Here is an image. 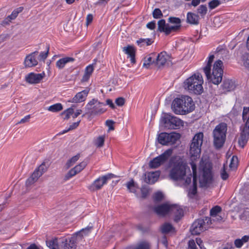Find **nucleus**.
<instances>
[{
  "instance_id": "obj_3",
  "label": "nucleus",
  "mask_w": 249,
  "mask_h": 249,
  "mask_svg": "<svg viewBox=\"0 0 249 249\" xmlns=\"http://www.w3.org/2000/svg\"><path fill=\"white\" fill-rule=\"evenodd\" d=\"M171 169L169 177L174 180H181L186 175V164L180 158H172L170 160Z\"/></svg>"
},
{
  "instance_id": "obj_28",
  "label": "nucleus",
  "mask_w": 249,
  "mask_h": 249,
  "mask_svg": "<svg viewBox=\"0 0 249 249\" xmlns=\"http://www.w3.org/2000/svg\"><path fill=\"white\" fill-rule=\"evenodd\" d=\"M74 59L72 57H66L62 58L61 59H60L58 60L56 63V67L59 69H63L65 65L69 63L74 61Z\"/></svg>"
},
{
  "instance_id": "obj_33",
  "label": "nucleus",
  "mask_w": 249,
  "mask_h": 249,
  "mask_svg": "<svg viewBox=\"0 0 249 249\" xmlns=\"http://www.w3.org/2000/svg\"><path fill=\"white\" fill-rule=\"evenodd\" d=\"M153 42L152 38H140L137 40L136 43L139 47H142L150 45Z\"/></svg>"
},
{
  "instance_id": "obj_46",
  "label": "nucleus",
  "mask_w": 249,
  "mask_h": 249,
  "mask_svg": "<svg viewBox=\"0 0 249 249\" xmlns=\"http://www.w3.org/2000/svg\"><path fill=\"white\" fill-rule=\"evenodd\" d=\"M238 164V158L236 156H233L231 160L230 164V167L231 169H234L236 168Z\"/></svg>"
},
{
  "instance_id": "obj_18",
  "label": "nucleus",
  "mask_w": 249,
  "mask_h": 249,
  "mask_svg": "<svg viewBox=\"0 0 249 249\" xmlns=\"http://www.w3.org/2000/svg\"><path fill=\"white\" fill-rule=\"evenodd\" d=\"M236 85L235 82L231 80L227 79L223 81L221 85V89L222 90V93H226L228 92L233 90L236 88Z\"/></svg>"
},
{
  "instance_id": "obj_16",
  "label": "nucleus",
  "mask_w": 249,
  "mask_h": 249,
  "mask_svg": "<svg viewBox=\"0 0 249 249\" xmlns=\"http://www.w3.org/2000/svg\"><path fill=\"white\" fill-rule=\"evenodd\" d=\"M171 215L174 216V221L178 222L183 216V210L179 205L170 204L169 213Z\"/></svg>"
},
{
  "instance_id": "obj_60",
  "label": "nucleus",
  "mask_w": 249,
  "mask_h": 249,
  "mask_svg": "<svg viewBox=\"0 0 249 249\" xmlns=\"http://www.w3.org/2000/svg\"><path fill=\"white\" fill-rule=\"evenodd\" d=\"M188 249H196V245L194 240H192L189 241Z\"/></svg>"
},
{
  "instance_id": "obj_50",
  "label": "nucleus",
  "mask_w": 249,
  "mask_h": 249,
  "mask_svg": "<svg viewBox=\"0 0 249 249\" xmlns=\"http://www.w3.org/2000/svg\"><path fill=\"white\" fill-rule=\"evenodd\" d=\"M220 4L219 0H213L209 3V6L211 9H213L217 7Z\"/></svg>"
},
{
  "instance_id": "obj_31",
  "label": "nucleus",
  "mask_w": 249,
  "mask_h": 249,
  "mask_svg": "<svg viewBox=\"0 0 249 249\" xmlns=\"http://www.w3.org/2000/svg\"><path fill=\"white\" fill-rule=\"evenodd\" d=\"M40 176L37 173V171H35L33 173L32 175L26 181V184L27 186H30L36 182Z\"/></svg>"
},
{
  "instance_id": "obj_42",
  "label": "nucleus",
  "mask_w": 249,
  "mask_h": 249,
  "mask_svg": "<svg viewBox=\"0 0 249 249\" xmlns=\"http://www.w3.org/2000/svg\"><path fill=\"white\" fill-rule=\"evenodd\" d=\"M221 211V208L219 206H215L210 211V215L213 217H216L217 214Z\"/></svg>"
},
{
  "instance_id": "obj_36",
  "label": "nucleus",
  "mask_w": 249,
  "mask_h": 249,
  "mask_svg": "<svg viewBox=\"0 0 249 249\" xmlns=\"http://www.w3.org/2000/svg\"><path fill=\"white\" fill-rule=\"evenodd\" d=\"M75 107V106L73 105L71 107L67 109L62 113L61 115L62 116H64V119H69L70 118L71 115L73 114L74 109L73 107Z\"/></svg>"
},
{
  "instance_id": "obj_8",
  "label": "nucleus",
  "mask_w": 249,
  "mask_h": 249,
  "mask_svg": "<svg viewBox=\"0 0 249 249\" xmlns=\"http://www.w3.org/2000/svg\"><path fill=\"white\" fill-rule=\"evenodd\" d=\"M213 220L215 219L213 218ZM212 220L210 217H206L205 219H198L196 220L192 224L190 231L193 235L199 234L201 232L204 231L212 223Z\"/></svg>"
},
{
  "instance_id": "obj_7",
  "label": "nucleus",
  "mask_w": 249,
  "mask_h": 249,
  "mask_svg": "<svg viewBox=\"0 0 249 249\" xmlns=\"http://www.w3.org/2000/svg\"><path fill=\"white\" fill-rule=\"evenodd\" d=\"M105 106L103 103H101L97 99H93L89 101L85 107L86 113L82 115L84 117L86 114L89 116L97 115L101 114L105 111L103 107Z\"/></svg>"
},
{
  "instance_id": "obj_24",
  "label": "nucleus",
  "mask_w": 249,
  "mask_h": 249,
  "mask_svg": "<svg viewBox=\"0 0 249 249\" xmlns=\"http://www.w3.org/2000/svg\"><path fill=\"white\" fill-rule=\"evenodd\" d=\"M160 175L159 171L149 172L145 178V181L149 184H154L158 180Z\"/></svg>"
},
{
  "instance_id": "obj_52",
  "label": "nucleus",
  "mask_w": 249,
  "mask_h": 249,
  "mask_svg": "<svg viewBox=\"0 0 249 249\" xmlns=\"http://www.w3.org/2000/svg\"><path fill=\"white\" fill-rule=\"evenodd\" d=\"M243 61L244 66L249 69V54H245L243 56Z\"/></svg>"
},
{
  "instance_id": "obj_35",
  "label": "nucleus",
  "mask_w": 249,
  "mask_h": 249,
  "mask_svg": "<svg viewBox=\"0 0 249 249\" xmlns=\"http://www.w3.org/2000/svg\"><path fill=\"white\" fill-rule=\"evenodd\" d=\"M126 185L129 192L133 193H135L137 191V189L139 188L137 185L134 183L133 179L128 182Z\"/></svg>"
},
{
  "instance_id": "obj_23",
  "label": "nucleus",
  "mask_w": 249,
  "mask_h": 249,
  "mask_svg": "<svg viewBox=\"0 0 249 249\" xmlns=\"http://www.w3.org/2000/svg\"><path fill=\"white\" fill-rule=\"evenodd\" d=\"M123 51L128 55V57L130 58L131 62L134 64L136 62L135 57L136 50L135 48L133 46L128 45L123 48Z\"/></svg>"
},
{
  "instance_id": "obj_54",
  "label": "nucleus",
  "mask_w": 249,
  "mask_h": 249,
  "mask_svg": "<svg viewBox=\"0 0 249 249\" xmlns=\"http://www.w3.org/2000/svg\"><path fill=\"white\" fill-rule=\"evenodd\" d=\"M142 197V198H145L149 194V189L146 187H142L141 188Z\"/></svg>"
},
{
  "instance_id": "obj_32",
  "label": "nucleus",
  "mask_w": 249,
  "mask_h": 249,
  "mask_svg": "<svg viewBox=\"0 0 249 249\" xmlns=\"http://www.w3.org/2000/svg\"><path fill=\"white\" fill-rule=\"evenodd\" d=\"M168 133H161L159 135L158 140L160 143L162 145H169Z\"/></svg>"
},
{
  "instance_id": "obj_62",
  "label": "nucleus",
  "mask_w": 249,
  "mask_h": 249,
  "mask_svg": "<svg viewBox=\"0 0 249 249\" xmlns=\"http://www.w3.org/2000/svg\"><path fill=\"white\" fill-rule=\"evenodd\" d=\"M146 26L148 28H149L151 30L154 29L156 27L155 21H151V22L148 23L146 25Z\"/></svg>"
},
{
  "instance_id": "obj_2",
  "label": "nucleus",
  "mask_w": 249,
  "mask_h": 249,
  "mask_svg": "<svg viewBox=\"0 0 249 249\" xmlns=\"http://www.w3.org/2000/svg\"><path fill=\"white\" fill-rule=\"evenodd\" d=\"M195 108L193 99L186 95L176 98L172 104V110L177 114H186L193 111Z\"/></svg>"
},
{
  "instance_id": "obj_56",
  "label": "nucleus",
  "mask_w": 249,
  "mask_h": 249,
  "mask_svg": "<svg viewBox=\"0 0 249 249\" xmlns=\"http://www.w3.org/2000/svg\"><path fill=\"white\" fill-rule=\"evenodd\" d=\"M80 122V120L77 122H75V123H73L71 125L69 128V129L68 130H64L63 131V132L62 133V134H64L66 132H67L69 130H72L73 129H75V128H76L79 124V123Z\"/></svg>"
},
{
  "instance_id": "obj_10",
  "label": "nucleus",
  "mask_w": 249,
  "mask_h": 249,
  "mask_svg": "<svg viewBox=\"0 0 249 249\" xmlns=\"http://www.w3.org/2000/svg\"><path fill=\"white\" fill-rule=\"evenodd\" d=\"M162 122L164 127L169 129H177L183 125V122L180 119L170 114H165Z\"/></svg>"
},
{
  "instance_id": "obj_64",
  "label": "nucleus",
  "mask_w": 249,
  "mask_h": 249,
  "mask_svg": "<svg viewBox=\"0 0 249 249\" xmlns=\"http://www.w3.org/2000/svg\"><path fill=\"white\" fill-rule=\"evenodd\" d=\"M196 242L201 249H206L203 245V242L200 238H196Z\"/></svg>"
},
{
  "instance_id": "obj_22",
  "label": "nucleus",
  "mask_w": 249,
  "mask_h": 249,
  "mask_svg": "<svg viewBox=\"0 0 249 249\" xmlns=\"http://www.w3.org/2000/svg\"><path fill=\"white\" fill-rule=\"evenodd\" d=\"M154 212L159 216H163L169 214L170 211V204L168 203L162 204L155 207Z\"/></svg>"
},
{
  "instance_id": "obj_12",
  "label": "nucleus",
  "mask_w": 249,
  "mask_h": 249,
  "mask_svg": "<svg viewBox=\"0 0 249 249\" xmlns=\"http://www.w3.org/2000/svg\"><path fill=\"white\" fill-rule=\"evenodd\" d=\"M158 30L160 32L164 33L166 35H169L172 32H178V31L181 25H170L169 24H167L165 22L164 19H160L158 22Z\"/></svg>"
},
{
  "instance_id": "obj_43",
  "label": "nucleus",
  "mask_w": 249,
  "mask_h": 249,
  "mask_svg": "<svg viewBox=\"0 0 249 249\" xmlns=\"http://www.w3.org/2000/svg\"><path fill=\"white\" fill-rule=\"evenodd\" d=\"M47 167L46 164L45 163H42L37 169L35 170V171H37V173L41 176L42 174L47 171Z\"/></svg>"
},
{
  "instance_id": "obj_51",
  "label": "nucleus",
  "mask_w": 249,
  "mask_h": 249,
  "mask_svg": "<svg viewBox=\"0 0 249 249\" xmlns=\"http://www.w3.org/2000/svg\"><path fill=\"white\" fill-rule=\"evenodd\" d=\"M135 249H149V245L146 242H142L140 243Z\"/></svg>"
},
{
  "instance_id": "obj_11",
  "label": "nucleus",
  "mask_w": 249,
  "mask_h": 249,
  "mask_svg": "<svg viewBox=\"0 0 249 249\" xmlns=\"http://www.w3.org/2000/svg\"><path fill=\"white\" fill-rule=\"evenodd\" d=\"M173 153L172 149H168L162 154L154 158L149 162V166L151 168H156L166 162Z\"/></svg>"
},
{
  "instance_id": "obj_4",
  "label": "nucleus",
  "mask_w": 249,
  "mask_h": 249,
  "mask_svg": "<svg viewBox=\"0 0 249 249\" xmlns=\"http://www.w3.org/2000/svg\"><path fill=\"white\" fill-rule=\"evenodd\" d=\"M203 80L202 75L197 73H195L184 82V88L189 92L200 95L203 92L202 84Z\"/></svg>"
},
{
  "instance_id": "obj_27",
  "label": "nucleus",
  "mask_w": 249,
  "mask_h": 249,
  "mask_svg": "<svg viewBox=\"0 0 249 249\" xmlns=\"http://www.w3.org/2000/svg\"><path fill=\"white\" fill-rule=\"evenodd\" d=\"M199 17L194 13L189 12L187 15V22L191 24L197 25L199 23Z\"/></svg>"
},
{
  "instance_id": "obj_38",
  "label": "nucleus",
  "mask_w": 249,
  "mask_h": 249,
  "mask_svg": "<svg viewBox=\"0 0 249 249\" xmlns=\"http://www.w3.org/2000/svg\"><path fill=\"white\" fill-rule=\"evenodd\" d=\"M80 157V154H77L76 155L69 160L66 164L67 168H69L70 167L72 166L79 160Z\"/></svg>"
},
{
  "instance_id": "obj_58",
  "label": "nucleus",
  "mask_w": 249,
  "mask_h": 249,
  "mask_svg": "<svg viewBox=\"0 0 249 249\" xmlns=\"http://www.w3.org/2000/svg\"><path fill=\"white\" fill-rule=\"evenodd\" d=\"M116 104L119 106H122L124 104V99L122 97H119L116 99Z\"/></svg>"
},
{
  "instance_id": "obj_13",
  "label": "nucleus",
  "mask_w": 249,
  "mask_h": 249,
  "mask_svg": "<svg viewBox=\"0 0 249 249\" xmlns=\"http://www.w3.org/2000/svg\"><path fill=\"white\" fill-rule=\"evenodd\" d=\"M212 174L210 168L204 167L199 176V185L201 187H206L211 182Z\"/></svg>"
},
{
  "instance_id": "obj_57",
  "label": "nucleus",
  "mask_w": 249,
  "mask_h": 249,
  "mask_svg": "<svg viewBox=\"0 0 249 249\" xmlns=\"http://www.w3.org/2000/svg\"><path fill=\"white\" fill-rule=\"evenodd\" d=\"M106 124L109 127V130H113L114 129L113 126V124H114V121L108 120L106 121Z\"/></svg>"
},
{
  "instance_id": "obj_15",
  "label": "nucleus",
  "mask_w": 249,
  "mask_h": 249,
  "mask_svg": "<svg viewBox=\"0 0 249 249\" xmlns=\"http://www.w3.org/2000/svg\"><path fill=\"white\" fill-rule=\"evenodd\" d=\"M191 165L193 170V186L188 190V195L193 197L197 193L196 165L194 162H192Z\"/></svg>"
},
{
  "instance_id": "obj_30",
  "label": "nucleus",
  "mask_w": 249,
  "mask_h": 249,
  "mask_svg": "<svg viewBox=\"0 0 249 249\" xmlns=\"http://www.w3.org/2000/svg\"><path fill=\"white\" fill-rule=\"evenodd\" d=\"M168 141L169 145H173L176 143V142L179 140L180 137V135L179 133H168Z\"/></svg>"
},
{
  "instance_id": "obj_6",
  "label": "nucleus",
  "mask_w": 249,
  "mask_h": 249,
  "mask_svg": "<svg viewBox=\"0 0 249 249\" xmlns=\"http://www.w3.org/2000/svg\"><path fill=\"white\" fill-rule=\"evenodd\" d=\"M203 133L199 132L193 137L190 146V154L194 160L200 157L201 146L203 142Z\"/></svg>"
},
{
  "instance_id": "obj_45",
  "label": "nucleus",
  "mask_w": 249,
  "mask_h": 249,
  "mask_svg": "<svg viewBox=\"0 0 249 249\" xmlns=\"http://www.w3.org/2000/svg\"><path fill=\"white\" fill-rule=\"evenodd\" d=\"M77 174H78V173L77 172L75 168L73 167L72 169H71L68 172V173H67V174L65 175L64 179L66 180H68L70 178L76 175Z\"/></svg>"
},
{
  "instance_id": "obj_20",
  "label": "nucleus",
  "mask_w": 249,
  "mask_h": 249,
  "mask_svg": "<svg viewBox=\"0 0 249 249\" xmlns=\"http://www.w3.org/2000/svg\"><path fill=\"white\" fill-rule=\"evenodd\" d=\"M45 76L44 72L42 73H30L26 77V81L30 84H37L43 79Z\"/></svg>"
},
{
  "instance_id": "obj_53",
  "label": "nucleus",
  "mask_w": 249,
  "mask_h": 249,
  "mask_svg": "<svg viewBox=\"0 0 249 249\" xmlns=\"http://www.w3.org/2000/svg\"><path fill=\"white\" fill-rule=\"evenodd\" d=\"M221 177L223 180H226L229 178V174L225 170V165L223 166L220 173Z\"/></svg>"
},
{
  "instance_id": "obj_26",
  "label": "nucleus",
  "mask_w": 249,
  "mask_h": 249,
  "mask_svg": "<svg viewBox=\"0 0 249 249\" xmlns=\"http://www.w3.org/2000/svg\"><path fill=\"white\" fill-rule=\"evenodd\" d=\"M143 61V66L146 68H148L151 64H155L156 53H152L146 56L144 58Z\"/></svg>"
},
{
  "instance_id": "obj_63",
  "label": "nucleus",
  "mask_w": 249,
  "mask_h": 249,
  "mask_svg": "<svg viewBox=\"0 0 249 249\" xmlns=\"http://www.w3.org/2000/svg\"><path fill=\"white\" fill-rule=\"evenodd\" d=\"M234 245L238 248H241L243 246V243L240 239H237L234 241Z\"/></svg>"
},
{
  "instance_id": "obj_14",
  "label": "nucleus",
  "mask_w": 249,
  "mask_h": 249,
  "mask_svg": "<svg viewBox=\"0 0 249 249\" xmlns=\"http://www.w3.org/2000/svg\"><path fill=\"white\" fill-rule=\"evenodd\" d=\"M114 175L112 174L102 176L95 180L92 185L89 187V189L92 191L100 189L107 181L113 178Z\"/></svg>"
},
{
  "instance_id": "obj_29",
  "label": "nucleus",
  "mask_w": 249,
  "mask_h": 249,
  "mask_svg": "<svg viewBox=\"0 0 249 249\" xmlns=\"http://www.w3.org/2000/svg\"><path fill=\"white\" fill-rule=\"evenodd\" d=\"M94 70L93 65H89V66H87L86 68L85 73L84 75L83 76L82 79L81 80V81L82 82H86L87 81L90 75H91L93 71Z\"/></svg>"
},
{
  "instance_id": "obj_37",
  "label": "nucleus",
  "mask_w": 249,
  "mask_h": 249,
  "mask_svg": "<svg viewBox=\"0 0 249 249\" xmlns=\"http://www.w3.org/2000/svg\"><path fill=\"white\" fill-rule=\"evenodd\" d=\"M63 109V106L60 103H57L50 106L48 110L53 112H58Z\"/></svg>"
},
{
  "instance_id": "obj_40",
  "label": "nucleus",
  "mask_w": 249,
  "mask_h": 249,
  "mask_svg": "<svg viewBox=\"0 0 249 249\" xmlns=\"http://www.w3.org/2000/svg\"><path fill=\"white\" fill-rule=\"evenodd\" d=\"M105 136H100L97 138L94 141V144L98 147L103 146L105 142Z\"/></svg>"
},
{
  "instance_id": "obj_34",
  "label": "nucleus",
  "mask_w": 249,
  "mask_h": 249,
  "mask_svg": "<svg viewBox=\"0 0 249 249\" xmlns=\"http://www.w3.org/2000/svg\"><path fill=\"white\" fill-rule=\"evenodd\" d=\"M161 231L163 233H168L170 232H174L175 229L170 223H165L161 227Z\"/></svg>"
},
{
  "instance_id": "obj_61",
  "label": "nucleus",
  "mask_w": 249,
  "mask_h": 249,
  "mask_svg": "<svg viewBox=\"0 0 249 249\" xmlns=\"http://www.w3.org/2000/svg\"><path fill=\"white\" fill-rule=\"evenodd\" d=\"M31 118L30 115H28L24 117V118L21 119V120L18 124H24L29 121Z\"/></svg>"
},
{
  "instance_id": "obj_44",
  "label": "nucleus",
  "mask_w": 249,
  "mask_h": 249,
  "mask_svg": "<svg viewBox=\"0 0 249 249\" xmlns=\"http://www.w3.org/2000/svg\"><path fill=\"white\" fill-rule=\"evenodd\" d=\"M87 165V161L84 160L80 163L79 164L75 166L74 168H75L77 172L78 173L80 172L82 170H83Z\"/></svg>"
},
{
  "instance_id": "obj_1",
  "label": "nucleus",
  "mask_w": 249,
  "mask_h": 249,
  "mask_svg": "<svg viewBox=\"0 0 249 249\" xmlns=\"http://www.w3.org/2000/svg\"><path fill=\"white\" fill-rule=\"evenodd\" d=\"M214 58V55H211L209 57L207 64L203 68V70L207 79L210 80L213 84L218 85L222 80L223 70L222 66L223 62L220 60L216 61L213 65L212 74H211V68Z\"/></svg>"
},
{
  "instance_id": "obj_48",
  "label": "nucleus",
  "mask_w": 249,
  "mask_h": 249,
  "mask_svg": "<svg viewBox=\"0 0 249 249\" xmlns=\"http://www.w3.org/2000/svg\"><path fill=\"white\" fill-rule=\"evenodd\" d=\"M249 112V107H244L243 108V111L242 113V118L243 121L246 124V121L248 120V118H249V115H248V113Z\"/></svg>"
},
{
  "instance_id": "obj_59",
  "label": "nucleus",
  "mask_w": 249,
  "mask_h": 249,
  "mask_svg": "<svg viewBox=\"0 0 249 249\" xmlns=\"http://www.w3.org/2000/svg\"><path fill=\"white\" fill-rule=\"evenodd\" d=\"M48 52H49V47L47 48V51L46 52H41L40 53V54L39 55L40 59H42L43 60H45L48 56Z\"/></svg>"
},
{
  "instance_id": "obj_41",
  "label": "nucleus",
  "mask_w": 249,
  "mask_h": 249,
  "mask_svg": "<svg viewBox=\"0 0 249 249\" xmlns=\"http://www.w3.org/2000/svg\"><path fill=\"white\" fill-rule=\"evenodd\" d=\"M197 12L201 17H204L207 12V7L206 5H201L197 9Z\"/></svg>"
},
{
  "instance_id": "obj_9",
  "label": "nucleus",
  "mask_w": 249,
  "mask_h": 249,
  "mask_svg": "<svg viewBox=\"0 0 249 249\" xmlns=\"http://www.w3.org/2000/svg\"><path fill=\"white\" fill-rule=\"evenodd\" d=\"M92 228V227L90 226L83 229L77 232L76 235H73L69 239H66L65 242H62V249H75L77 238L87 235L90 231Z\"/></svg>"
},
{
  "instance_id": "obj_21",
  "label": "nucleus",
  "mask_w": 249,
  "mask_h": 249,
  "mask_svg": "<svg viewBox=\"0 0 249 249\" xmlns=\"http://www.w3.org/2000/svg\"><path fill=\"white\" fill-rule=\"evenodd\" d=\"M169 59V56L165 52H162L158 54V55H156V62L155 65L158 67L160 68L163 66Z\"/></svg>"
},
{
  "instance_id": "obj_5",
  "label": "nucleus",
  "mask_w": 249,
  "mask_h": 249,
  "mask_svg": "<svg viewBox=\"0 0 249 249\" xmlns=\"http://www.w3.org/2000/svg\"><path fill=\"white\" fill-rule=\"evenodd\" d=\"M227 125L225 123H221L217 125L213 132V144L216 148L222 147L225 143Z\"/></svg>"
},
{
  "instance_id": "obj_39",
  "label": "nucleus",
  "mask_w": 249,
  "mask_h": 249,
  "mask_svg": "<svg viewBox=\"0 0 249 249\" xmlns=\"http://www.w3.org/2000/svg\"><path fill=\"white\" fill-rule=\"evenodd\" d=\"M46 245L50 249H58V242L56 239L47 241Z\"/></svg>"
},
{
  "instance_id": "obj_17",
  "label": "nucleus",
  "mask_w": 249,
  "mask_h": 249,
  "mask_svg": "<svg viewBox=\"0 0 249 249\" xmlns=\"http://www.w3.org/2000/svg\"><path fill=\"white\" fill-rule=\"evenodd\" d=\"M37 54L38 52L35 51L26 56L24 62L26 68H30L37 65L38 61L36 57Z\"/></svg>"
},
{
  "instance_id": "obj_19",
  "label": "nucleus",
  "mask_w": 249,
  "mask_h": 249,
  "mask_svg": "<svg viewBox=\"0 0 249 249\" xmlns=\"http://www.w3.org/2000/svg\"><path fill=\"white\" fill-rule=\"evenodd\" d=\"M89 91V88H86L82 91L77 93L73 98L68 101L71 103H80L84 101Z\"/></svg>"
},
{
  "instance_id": "obj_47",
  "label": "nucleus",
  "mask_w": 249,
  "mask_h": 249,
  "mask_svg": "<svg viewBox=\"0 0 249 249\" xmlns=\"http://www.w3.org/2000/svg\"><path fill=\"white\" fill-rule=\"evenodd\" d=\"M153 17L154 18L158 19L163 17V14L159 8H156L153 12Z\"/></svg>"
},
{
  "instance_id": "obj_25",
  "label": "nucleus",
  "mask_w": 249,
  "mask_h": 249,
  "mask_svg": "<svg viewBox=\"0 0 249 249\" xmlns=\"http://www.w3.org/2000/svg\"><path fill=\"white\" fill-rule=\"evenodd\" d=\"M23 10L22 7H19L16 9H15L12 13V14L8 16L7 18H6L3 21H2V24L3 25H6L8 24L12 20L15 19L18 16V14L20 13Z\"/></svg>"
},
{
  "instance_id": "obj_49",
  "label": "nucleus",
  "mask_w": 249,
  "mask_h": 249,
  "mask_svg": "<svg viewBox=\"0 0 249 249\" xmlns=\"http://www.w3.org/2000/svg\"><path fill=\"white\" fill-rule=\"evenodd\" d=\"M168 21L171 23L175 24L176 25H181V20L178 18L170 17Z\"/></svg>"
},
{
  "instance_id": "obj_55",
  "label": "nucleus",
  "mask_w": 249,
  "mask_h": 249,
  "mask_svg": "<svg viewBox=\"0 0 249 249\" xmlns=\"http://www.w3.org/2000/svg\"><path fill=\"white\" fill-rule=\"evenodd\" d=\"M163 197V195L161 192H157L155 194L154 196V199L155 201H159L162 199Z\"/></svg>"
}]
</instances>
